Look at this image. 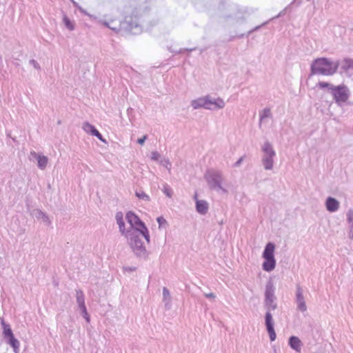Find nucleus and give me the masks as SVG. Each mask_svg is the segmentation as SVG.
<instances>
[{
    "mask_svg": "<svg viewBox=\"0 0 353 353\" xmlns=\"http://www.w3.org/2000/svg\"><path fill=\"white\" fill-rule=\"evenodd\" d=\"M275 300L274 285L272 282L268 281L265 285V290L264 307L266 310L265 323L271 341H274L276 337L274 329V321L271 314V310H274L277 307Z\"/></svg>",
    "mask_w": 353,
    "mask_h": 353,
    "instance_id": "obj_1",
    "label": "nucleus"
},
{
    "mask_svg": "<svg viewBox=\"0 0 353 353\" xmlns=\"http://www.w3.org/2000/svg\"><path fill=\"white\" fill-rule=\"evenodd\" d=\"M317 86L320 88H327L335 103L339 107L344 106L350 96L349 88L344 84L334 85L327 82L320 81L318 83Z\"/></svg>",
    "mask_w": 353,
    "mask_h": 353,
    "instance_id": "obj_2",
    "label": "nucleus"
},
{
    "mask_svg": "<svg viewBox=\"0 0 353 353\" xmlns=\"http://www.w3.org/2000/svg\"><path fill=\"white\" fill-rule=\"evenodd\" d=\"M339 66V61H332L327 58H319L312 62L311 72L312 74L330 76L336 72Z\"/></svg>",
    "mask_w": 353,
    "mask_h": 353,
    "instance_id": "obj_3",
    "label": "nucleus"
},
{
    "mask_svg": "<svg viewBox=\"0 0 353 353\" xmlns=\"http://www.w3.org/2000/svg\"><path fill=\"white\" fill-rule=\"evenodd\" d=\"M128 243L134 254L141 259H146L148 256L147 250L139 237V232L136 230H130L126 234Z\"/></svg>",
    "mask_w": 353,
    "mask_h": 353,
    "instance_id": "obj_4",
    "label": "nucleus"
},
{
    "mask_svg": "<svg viewBox=\"0 0 353 353\" xmlns=\"http://www.w3.org/2000/svg\"><path fill=\"white\" fill-rule=\"evenodd\" d=\"M205 178L211 190L228 193V190L223 186L224 176L222 172L214 170H209L205 175Z\"/></svg>",
    "mask_w": 353,
    "mask_h": 353,
    "instance_id": "obj_5",
    "label": "nucleus"
},
{
    "mask_svg": "<svg viewBox=\"0 0 353 353\" xmlns=\"http://www.w3.org/2000/svg\"><path fill=\"white\" fill-rule=\"evenodd\" d=\"M261 163L265 170H272L274 168L276 152L269 141H265L261 146Z\"/></svg>",
    "mask_w": 353,
    "mask_h": 353,
    "instance_id": "obj_6",
    "label": "nucleus"
},
{
    "mask_svg": "<svg viewBox=\"0 0 353 353\" xmlns=\"http://www.w3.org/2000/svg\"><path fill=\"white\" fill-rule=\"evenodd\" d=\"M274 250L275 245L273 243L269 242L266 244L262 254V257L265 260L262 267L263 270L266 272H271L276 267V259L274 255Z\"/></svg>",
    "mask_w": 353,
    "mask_h": 353,
    "instance_id": "obj_7",
    "label": "nucleus"
},
{
    "mask_svg": "<svg viewBox=\"0 0 353 353\" xmlns=\"http://www.w3.org/2000/svg\"><path fill=\"white\" fill-rule=\"evenodd\" d=\"M225 105V103L223 99L220 97L214 98L212 96L207 95V110H217L223 109Z\"/></svg>",
    "mask_w": 353,
    "mask_h": 353,
    "instance_id": "obj_8",
    "label": "nucleus"
},
{
    "mask_svg": "<svg viewBox=\"0 0 353 353\" xmlns=\"http://www.w3.org/2000/svg\"><path fill=\"white\" fill-rule=\"evenodd\" d=\"M125 219L130 225V230H140L142 226L143 227L145 225L140 219L132 212H128L126 214Z\"/></svg>",
    "mask_w": 353,
    "mask_h": 353,
    "instance_id": "obj_9",
    "label": "nucleus"
},
{
    "mask_svg": "<svg viewBox=\"0 0 353 353\" xmlns=\"http://www.w3.org/2000/svg\"><path fill=\"white\" fill-rule=\"evenodd\" d=\"M296 303L298 310L302 312L307 310V305L303 296V290L299 285H297L296 288Z\"/></svg>",
    "mask_w": 353,
    "mask_h": 353,
    "instance_id": "obj_10",
    "label": "nucleus"
},
{
    "mask_svg": "<svg viewBox=\"0 0 353 353\" xmlns=\"http://www.w3.org/2000/svg\"><path fill=\"white\" fill-rule=\"evenodd\" d=\"M30 215L37 220L41 221L47 225H50L51 224V221L48 216L45 212H42L40 209L32 210L30 212Z\"/></svg>",
    "mask_w": 353,
    "mask_h": 353,
    "instance_id": "obj_11",
    "label": "nucleus"
},
{
    "mask_svg": "<svg viewBox=\"0 0 353 353\" xmlns=\"http://www.w3.org/2000/svg\"><path fill=\"white\" fill-rule=\"evenodd\" d=\"M341 69L348 77L353 75V59H345L341 63Z\"/></svg>",
    "mask_w": 353,
    "mask_h": 353,
    "instance_id": "obj_12",
    "label": "nucleus"
},
{
    "mask_svg": "<svg viewBox=\"0 0 353 353\" xmlns=\"http://www.w3.org/2000/svg\"><path fill=\"white\" fill-rule=\"evenodd\" d=\"M340 203L334 198L329 196L325 201V207L327 211L334 212L339 208Z\"/></svg>",
    "mask_w": 353,
    "mask_h": 353,
    "instance_id": "obj_13",
    "label": "nucleus"
},
{
    "mask_svg": "<svg viewBox=\"0 0 353 353\" xmlns=\"http://www.w3.org/2000/svg\"><path fill=\"white\" fill-rule=\"evenodd\" d=\"M194 199L196 200V211L201 214H205L208 210V203L205 200L197 199V194H195Z\"/></svg>",
    "mask_w": 353,
    "mask_h": 353,
    "instance_id": "obj_14",
    "label": "nucleus"
},
{
    "mask_svg": "<svg viewBox=\"0 0 353 353\" xmlns=\"http://www.w3.org/2000/svg\"><path fill=\"white\" fill-rule=\"evenodd\" d=\"M191 106L194 110L205 108L207 110V95L197 98L191 101Z\"/></svg>",
    "mask_w": 353,
    "mask_h": 353,
    "instance_id": "obj_15",
    "label": "nucleus"
},
{
    "mask_svg": "<svg viewBox=\"0 0 353 353\" xmlns=\"http://www.w3.org/2000/svg\"><path fill=\"white\" fill-rule=\"evenodd\" d=\"M115 218L117 220V223L119 225L120 232L126 237V234L130 230L129 228H125V223L123 218V214L121 212H117L116 214Z\"/></svg>",
    "mask_w": 353,
    "mask_h": 353,
    "instance_id": "obj_16",
    "label": "nucleus"
},
{
    "mask_svg": "<svg viewBox=\"0 0 353 353\" xmlns=\"http://www.w3.org/2000/svg\"><path fill=\"white\" fill-rule=\"evenodd\" d=\"M288 343L292 349L294 350L297 352H301L303 343L297 336H290L289 339Z\"/></svg>",
    "mask_w": 353,
    "mask_h": 353,
    "instance_id": "obj_17",
    "label": "nucleus"
},
{
    "mask_svg": "<svg viewBox=\"0 0 353 353\" xmlns=\"http://www.w3.org/2000/svg\"><path fill=\"white\" fill-rule=\"evenodd\" d=\"M272 114L271 110L268 108L263 109L261 112H260V125L266 121L267 119H272Z\"/></svg>",
    "mask_w": 353,
    "mask_h": 353,
    "instance_id": "obj_18",
    "label": "nucleus"
},
{
    "mask_svg": "<svg viewBox=\"0 0 353 353\" xmlns=\"http://www.w3.org/2000/svg\"><path fill=\"white\" fill-rule=\"evenodd\" d=\"M163 301L165 303V307L169 308L171 302V295L168 289L163 288Z\"/></svg>",
    "mask_w": 353,
    "mask_h": 353,
    "instance_id": "obj_19",
    "label": "nucleus"
},
{
    "mask_svg": "<svg viewBox=\"0 0 353 353\" xmlns=\"http://www.w3.org/2000/svg\"><path fill=\"white\" fill-rule=\"evenodd\" d=\"M37 161L38 168L42 170H45L48 163V158L43 154H41L40 157H38Z\"/></svg>",
    "mask_w": 353,
    "mask_h": 353,
    "instance_id": "obj_20",
    "label": "nucleus"
},
{
    "mask_svg": "<svg viewBox=\"0 0 353 353\" xmlns=\"http://www.w3.org/2000/svg\"><path fill=\"white\" fill-rule=\"evenodd\" d=\"M77 303L79 308L85 307V297L81 290H76Z\"/></svg>",
    "mask_w": 353,
    "mask_h": 353,
    "instance_id": "obj_21",
    "label": "nucleus"
},
{
    "mask_svg": "<svg viewBox=\"0 0 353 353\" xmlns=\"http://www.w3.org/2000/svg\"><path fill=\"white\" fill-rule=\"evenodd\" d=\"M9 344L13 347L14 351L17 353L19 349V342L14 337V335L7 338Z\"/></svg>",
    "mask_w": 353,
    "mask_h": 353,
    "instance_id": "obj_22",
    "label": "nucleus"
},
{
    "mask_svg": "<svg viewBox=\"0 0 353 353\" xmlns=\"http://www.w3.org/2000/svg\"><path fill=\"white\" fill-rule=\"evenodd\" d=\"M1 322L2 326L3 327V334H4L5 338L7 339V338L12 336L13 334H12V330H11L10 325H6L2 319H1Z\"/></svg>",
    "mask_w": 353,
    "mask_h": 353,
    "instance_id": "obj_23",
    "label": "nucleus"
},
{
    "mask_svg": "<svg viewBox=\"0 0 353 353\" xmlns=\"http://www.w3.org/2000/svg\"><path fill=\"white\" fill-rule=\"evenodd\" d=\"M139 232V236H143L145 239L147 241L148 243L150 242V235H149V232H148V230L147 229V228L145 227V225H144L143 227L142 226V228L140 229V230H138Z\"/></svg>",
    "mask_w": 353,
    "mask_h": 353,
    "instance_id": "obj_24",
    "label": "nucleus"
},
{
    "mask_svg": "<svg viewBox=\"0 0 353 353\" xmlns=\"http://www.w3.org/2000/svg\"><path fill=\"white\" fill-rule=\"evenodd\" d=\"M63 21L65 26L70 30H73L74 29V26L72 21H71L69 18L64 15L63 18Z\"/></svg>",
    "mask_w": 353,
    "mask_h": 353,
    "instance_id": "obj_25",
    "label": "nucleus"
},
{
    "mask_svg": "<svg viewBox=\"0 0 353 353\" xmlns=\"http://www.w3.org/2000/svg\"><path fill=\"white\" fill-rule=\"evenodd\" d=\"M347 221L350 224V231L353 230V210L350 209L347 212Z\"/></svg>",
    "mask_w": 353,
    "mask_h": 353,
    "instance_id": "obj_26",
    "label": "nucleus"
},
{
    "mask_svg": "<svg viewBox=\"0 0 353 353\" xmlns=\"http://www.w3.org/2000/svg\"><path fill=\"white\" fill-rule=\"evenodd\" d=\"M135 195L141 200L149 201L150 200V196L145 194L143 191H137Z\"/></svg>",
    "mask_w": 353,
    "mask_h": 353,
    "instance_id": "obj_27",
    "label": "nucleus"
},
{
    "mask_svg": "<svg viewBox=\"0 0 353 353\" xmlns=\"http://www.w3.org/2000/svg\"><path fill=\"white\" fill-rule=\"evenodd\" d=\"M160 164L165 167L169 172L171 171V163L168 159L163 158L159 161Z\"/></svg>",
    "mask_w": 353,
    "mask_h": 353,
    "instance_id": "obj_28",
    "label": "nucleus"
},
{
    "mask_svg": "<svg viewBox=\"0 0 353 353\" xmlns=\"http://www.w3.org/2000/svg\"><path fill=\"white\" fill-rule=\"evenodd\" d=\"M82 128L86 133L90 134L93 129L94 128V127L88 122H84L83 123Z\"/></svg>",
    "mask_w": 353,
    "mask_h": 353,
    "instance_id": "obj_29",
    "label": "nucleus"
},
{
    "mask_svg": "<svg viewBox=\"0 0 353 353\" xmlns=\"http://www.w3.org/2000/svg\"><path fill=\"white\" fill-rule=\"evenodd\" d=\"M128 24H129V30L132 33L136 34L138 32L141 31V28L139 27V26L137 23H136L134 26H132V24H131L130 22H128Z\"/></svg>",
    "mask_w": 353,
    "mask_h": 353,
    "instance_id": "obj_30",
    "label": "nucleus"
},
{
    "mask_svg": "<svg viewBox=\"0 0 353 353\" xmlns=\"http://www.w3.org/2000/svg\"><path fill=\"white\" fill-rule=\"evenodd\" d=\"M79 309L81 310V314L82 316L85 319V321L88 323H90V316L87 312L86 307L85 306V307H81Z\"/></svg>",
    "mask_w": 353,
    "mask_h": 353,
    "instance_id": "obj_31",
    "label": "nucleus"
},
{
    "mask_svg": "<svg viewBox=\"0 0 353 353\" xmlns=\"http://www.w3.org/2000/svg\"><path fill=\"white\" fill-rule=\"evenodd\" d=\"M90 134L93 136L97 137L102 142L105 143V140L103 138L102 135L99 132V131L95 128L93 129Z\"/></svg>",
    "mask_w": 353,
    "mask_h": 353,
    "instance_id": "obj_32",
    "label": "nucleus"
},
{
    "mask_svg": "<svg viewBox=\"0 0 353 353\" xmlns=\"http://www.w3.org/2000/svg\"><path fill=\"white\" fill-rule=\"evenodd\" d=\"M163 192L169 198L172 197V189L168 185H164L163 189Z\"/></svg>",
    "mask_w": 353,
    "mask_h": 353,
    "instance_id": "obj_33",
    "label": "nucleus"
},
{
    "mask_svg": "<svg viewBox=\"0 0 353 353\" xmlns=\"http://www.w3.org/2000/svg\"><path fill=\"white\" fill-rule=\"evenodd\" d=\"M151 159L154 161H160V160L161 159V154L157 151L152 152Z\"/></svg>",
    "mask_w": 353,
    "mask_h": 353,
    "instance_id": "obj_34",
    "label": "nucleus"
},
{
    "mask_svg": "<svg viewBox=\"0 0 353 353\" xmlns=\"http://www.w3.org/2000/svg\"><path fill=\"white\" fill-rule=\"evenodd\" d=\"M157 220L159 223V228L163 225H166L168 224L167 221L163 216L158 217Z\"/></svg>",
    "mask_w": 353,
    "mask_h": 353,
    "instance_id": "obj_35",
    "label": "nucleus"
},
{
    "mask_svg": "<svg viewBox=\"0 0 353 353\" xmlns=\"http://www.w3.org/2000/svg\"><path fill=\"white\" fill-rule=\"evenodd\" d=\"M29 63L32 65L36 70H39L41 69L40 65L34 59H30Z\"/></svg>",
    "mask_w": 353,
    "mask_h": 353,
    "instance_id": "obj_36",
    "label": "nucleus"
},
{
    "mask_svg": "<svg viewBox=\"0 0 353 353\" xmlns=\"http://www.w3.org/2000/svg\"><path fill=\"white\" fill-rule=\"evenodd\" d=\"M41 154H37L36 152L34 151H31L30 152V156H29V159L30 161L33 160V159H38V157H40Z\"/></svg>",
    "mask_w": 353,
    "mask_h": 353,
    "instance_id": "obj_37",
    "label": "nucleus"
},
{
    "mask_svg": "<svg viewBox=\"0 0 353 353\" xmlns=\"http://www.w3.org/2000/svg\"><path fill=\"white\" fill-rule=\"evenodd\" d=\"M243 157H241L237 161H236L233 166L235 167V168H238L241 165V163L243 162Z\"/></svg>",
    "mask_w": 353,
    "mask_h": 353,
    "instance_id": "obj_38",
    "label": "nucleus"
},
{
    "mask_svg": "<svg viewBox=\"0 0 353 353\" xmlns=\"http://www.w3.org/2000/svg\"><path fill=\"white\" fill-rule=\"evenodd\" d=\"M204 295L206 298H208V299H214L216 298V295L212 292L205 293Z\"/></svg>",
    "mask_w": 353,
    "mask_h": 353,
    "instance_id": "obj_39",
    "label": "nucleus"
},
{
    "mask_svg": "<svg viewBox=\"0 0 353 353\" xmlns=\"http://www.w3.org/2000/svg\"><path fill=\"white\" fill-rule=\"evenodd\" d=\"M147 139V136L145 135L143 136L142 138H140L137 140V143L141 144V145H143L144 143H145V141Z\"/></svg>",
    "mask_w": 353,
    "mask_h": 353,
    "instance_id": "obj_40",
    "label": "nucleus"
},
{
    "mask_svg": "<svg viewBox=\"0 0 353 353\" xmlns=\"http://www.w3.org/2000/svg\"><path fill=\"white\" fill-rule=\"evenodd\" d=\"M105 25L107 26L108 28H110V29H112L113 30H117L116 28H114V26H110L108 23H105Z\"/></svg>",
    "mask_w": 353,
    "mask_h": 353,
    "instance_id": "obj_41",
    "label": "nucleus"
},
{
    "mask_svg": "<svg viewBox=\"0 0 353 353\" xmlns=\"http://www.w3.org/2000/svg\"><path fill=\"white\" fill-rule=\"evenodd\" d=\"M105 25L107 26L108 28H110V29H112L113 30H117L116 28H114V26H110L108 23H105Z\"/></svg>",
    "mask_w": 353,
    "mask_h": 353,
    "instance_id": "obj_42",
    "label": "nucleus"
},
{
    "mask_svg": "<svg viewBox=\"0 0 353 353\" xmlns=\"http://www.w3.org/2000/svg\"><path fill=\"white\" fill-rule=\"evenodd\" d=\"M350 238L353 239V230L350 231Z\"/></svg>",
    "mask_w": 353,
    "mask_h": 353,
    "instance_id": "obj_43",
    "label": "nucleus"
},
{
    "mask_svg": "<svg viewBox=\"0 0 353 353\" xmlns=\"http://www.w3.org/2000/svg\"><path fill=\"white\" fill-rule=\"evenodd\" d=\"M261 26H256L254 28L253 31L257 30L260 28Z\"/></svg>",
    "mask_w": 353,
    "mask_h": 353,
    "instance_id": "obj_44",
    "label": "nucleus"
},
{
    "mask_svg": "<svg viewBox=\"0 0 353 353\" xmlns=\"http://www.w3.org/2000/svg\"><path fill=\"white\" fill-rule=\"evenodd\" d=\"M283 12H281L279 14V15H277L276 17H275V18H277V17H280L281 14H283Z\"/></svg>",
    "mask_w": 353,
    "mask_h": 353,
    "instance_id": "obj_45",
    "label": "nucleus"
},
{
    "mask_svg": "<svg viewBox=\"0 0 353 353\" xmlns=\"http://www.w3.org/2000/svg\"><path fill=\"white\" fill-rule=\"evenodd\" d=\"M268 23V21L264 22L261 26L265 25V24H267Z\"/></svg>",
    "mask_w": 353,
    "mask_h": 353,
    "instance_id": "obj_46",
    "label": "nucleus"
}]
</instances>
